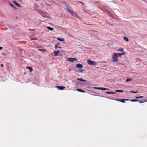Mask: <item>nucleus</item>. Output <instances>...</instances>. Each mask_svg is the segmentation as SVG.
I'll use <instances>...</instances> for the list:
<instances>
[{
	"label": "nucleus",
	"instance_id": "obj_1",
	"mask_svg": "<svg viewBox=\"0 0 147 147\" xmlns=\"http://www.w3.org/2000/svg\"><path fill=\"white\" fill-rule=\"evenodd\" d=\"M118 56L117 55V53H114L113 55L112 56V58L113 61L114 62L117 61L118 60Z\"/></svg>",
	"mask_w": 147,
	"mask_h": 147
},
{
	"label": "nucleus",
	"instance_id": "obj_2",
	"mask_svg": "<svg viewBox=\"0 0 147 147\" xmlns=\"http://www.w3.org/2000/svg\"><path fill=\"white\" fill-rule=\"evenodd\" d=\"M88 63L90 65H96V63L92 61L90 59L88 60H87Z\"/></svg>",
	"mask_w": 147,
	"mask_h": 147
},
{
	"label": "nucleus",
	"instance_id": "obj_3",
	"mask_svg": "<svg viewBox=\"0 0 147 147\" xmlns=\"http://www.w3.org/2000/svg\"><path fill=\"white\" fill-rule=\"evenodd\" d=\"M39 13H40L41 15L44 17H46L47 16V13L45 12H43L41 11H39V12H38Z\"/></svg>",
	"mask_w": 147,
	"mask_h": 147
},
{
	"label": "nucleus",
	"instance_id": "obj_4",
	"mask_svg": "<svg viewBox=\"0 0 147 147\" xmlns=\"http://www.w3.org/2000/svg\"><path fill=\"white\" fill-rule=\"evenodd\" d=\"M115 100L117 101H120L122 103H124L125 101H129V99H116Z\"/></svg>",
	"mask_w": 147,
	"mask_h": 147
},
{
	"label": "nucleus",
	"instance_id": "obj_5",
	"mask_svg": "<svg viewBox=\"0 0 147 147\" xmlns=\"http://www.w3.org/2000/svg\"><path fill=\"white\" fill-rule=\"evenodd\" d=\"M77 59L76 58H69L68 59V61L73 62L74 61H76Z\"/></svg>",
	"mask_w": 147,
	"mask_h": 147
},
{
	"label": "nucleus",
	"instance_id": "obj_6",
	"mask_svg": "<svg viewBox=\"0 0 147 147\" xmlns=\"http://www.w3.org/2000/svg\"><path fill=\"white\" fill-rule=\"evenodd\" d=\"M38 50L39 51H40L41 52H47V50L46 49H43L42 47H40L38 49Z\"/></svg>",
	"mask_w": 147,
	"mask_h": 147
},
{
	"label": "nucleus",
	"instance_id": "obj_7",
	"mask_svg": "<svg viewBox=\"0 0 147 147\" xmlns=\"http://www.w3.org/2000/svg\"><path fill=\"white\" fill-rule=\"evenodd\" d=\"M67 10L69 11L70 13L71 14L73 13V12L74 11L72 10L70 7L68 6H67Z\"/></svg>",
	"mask_w": 147,
	"mask_h": 147
},
{
	"label": "nucleus",
	"instance_id": "obj_8",
	"mask_svg": "<svg viewBox=\"0 0 147 147\" xmlns=\"http://www.w3.org/2000/svg\"><path fill=\"white\" fill-rule=\"evenodd\" d=\"M76 67L79 68L81 69L83 67V65L80 64H78L76 65Z\"/></svg>",
	"mask_w": 147,
	"mask_h": 147
},
{
	"label": "nucleus",
	"instance_id": "obj_9",
	"mask_svg": "<svg viewBox=\"0 0 147 147\" xmlns=\"http://www.w3.org/2000/svg\"><path fill=\"white\" fill-rule=\"evenodd\" d=\"M34 9L36 10H37L38 12H39V10L38 9V7L37 4H35L34 6Z\"/></svg>",
	"mask_w": 147,
	"mask_h": 147
},
{
	"label": "nucleus",
	"instance_id": "obj_10",
	"mask_svg": "<svg viewBox=\"0 0 147 147\" xmlns=\"http://www.w3.org/2000/svg\"><path fill=\"white\" fill-rule=\"evenodd\" d=\"M71 14L73 16L76 17H78V16L77 14L75 12H74V11L73 12V13H72Z\"/></svg>",
	"mask_w": 147,
	"mask_h": 147
},
{
	"label": "nucleus",
	"instance_id": "obj_11",
	"mask_svg": "<svg viewBox=\"0 0 147 147\" xmlns=\"http://www.w3.org/2000/svg\"><path fill=\"white\" fill-rule=\"evenodd\" d=\"M26 68L28 69L30 72H32L33 70V68L27 66L26 67Z\"/></svg>",
	"mask_w": 147,
	"mask_h": 147
},
{
	"label": "nucleus",
	"instance_id": "obj_12",
	"mask_svg": "<svg viewBox=\"0 0 147 147\" xmlns=\"http://www.w3.org/2000/svg\"><path fill=\"white\" fill-rule=\"evenodd\" d=\"M147 99H144L142 100H140L139 101V103H142L144 102H147Z\"/></svg>",
	"mask_w": 147,
	"mask_h": 147
},
{
	"label": "nucleus",
	"instance_id": "obj_13",
	"mask_svg": "<svg viewBox=\"0 0 147 147\" xmlns=\"http://www.w3.org/2000/svg\"><path fill=\"white\" fill-rule=\"evenodd\" d=\"M76 90H77L78 91L80 92H83V93H85V91H84L83 90H82L81 89H76Z\"/></svg>",
	"mask_w": 147,
	"mask_h": 147
},
{
	"label": "nucleus",
	"instance_id": "obj_14",
	"mask_svg": "<svg viewBox=\"0 0 147 147\" xmlns=\"http://www.w3.org/2000/svg\"><path fill=\"white\" fill-rule=\"evenodd\" d=\"M106 93L107 94H115V92H109V91H107L106 92Z\"/></svg>",
	"mask_w": 147,
	"mask_h": 147
},
{
	"label": "nucleus",
	"instance_id": "obj_15",
	"mask_svg": "<svg viewBox=\"0 0 147 147\" xmlns=\"http://www.w3.org/2000/svg\"><path fill=\"white\" fill-rule=\"evenodd\" d=\"M13 2L15 3V5L18 7H20V5L15 1H13Z\"/></svg>",
	"mask_w": 147,
	"mask_h": 147
},
{
	"label": "nucleus",
	"instance_id": "obj_16",
	"mask_svg": "<svg viewBox=\"0 0 147 147\" xmlns=\"http://www.w3.org/2000/svg\"><path fill=\"white\" fill-rule=\"evenodd\" d=\"M57 88L61 90H63L65 88V87L63 86H59L57 87Z\"/></svg>",
	"mask_w": 147,
	"mask_h": 147
},
{
	"label": "nucleus",
	"instance_id": "obj_17",
	"mask_svg": "<svg viewBox=\"0 0 147 147\" xmlns=\"http://www.w3.org/2000/svg\"><path fill=\"white\" fill-rule=\"evenodd\" d=\"M125 52L124 51H123V52L122 53H117V55H118V56H119L121 57L122 55L125 54Z\"/></svg>",
	"mask_w": 147,
	"mask_h": 147
},
{
	"label": "nucleus",
	"instance_id": "obj_18",
	"mask_svg": "<svg viewBox=\"0 0 147 147\" xmlns=\"http://www.w3.org/2000/svg\"><path fill=\"white\" fill-rule=\"evenodd\" d=\"M59 53V51H55L54 52V53L55 54V56H57Z\"/></svg>",
	"mask_w": 147,
	"mask_h": 147
},
{
	"label": "nucleus",
	"instance_id": "obj_19",
	"mask_svg": "<svg viewBox=\"0 0 147 147\" xmlns=\"http://www.w3.org/2000/svg\"><path fill=\"white\" fill-rule=\"evenodd\" d=\"M57 39L60 41H64V38H58Z\"/></svg>",
	"mask_w": 147,
	"mask_h": 147
},
{
	"label": "nucleus",
	"instance_id": "obj_20",
	"mask_svg": "<svg viewBox=\"0 0 147 147\" xmlns=\"http://www.w3.org/2000/svg\"><path fill=\"white\" fill-rule=\"evenodd\" d=\"M77 80H78L80 81H83V82H86V80H83V79H81V78H78Z\"/></svg>",
	"mask_w": 147,
	"mask_h": 147
},
{
	"label": "nucleus",
	"instance_id": "obj_21",
	"mask_svg": "<svg viewBox=\"0 0 147 147\" xmlns=\"http://www.w3.org/2000/svg\"><path fill=\"white\" fill-rule=\"evenodd\" d=\"M47 28L48 29L51 31H52L53 30V28L51 27H48Z\"/></svg>",
	"mask_w": 147,
	"mask_h": 147
},
{
	"label": "nucleus",
	"instance_id": "obj_22",
	"mask_svg": "<svg viewBox=\"0 0 147 147\" xmlns=\"http://www.w3.org/2000/svg\"><path fill=\"white\" fill-rule=\"evenodd\" d=\"M124 50V49L123 48H120L119 49H118V51L121 52H123V51H124L123 50Z\"/></svg>",
	"mask_w": 147,
	"mask_h": 147
},
{
	"label": "nucleus",
	"instance_id": "obj_23",
	"mask_svg": "<svg viewBox=\"0 0 147 147\" xmlns=\"http://www.w3.org/2000/svg\"><path fill=\"white\" fill-rule=\"evenodd\" d=\"M32 37H33V36H31L30 37V38L31 40H37V38H36L34 37V38H33Z\"/></svg>",
	"mask_w": 147,
	"mask_h": 147
},
{
	"label": "nucleus",
	"instance_id": "obj_24",
	"mask_svg": "<svg viewBox=\"0 0 147 147\" xmlns=\"http://www.w3.org/2000/svg\"><path fill=\"white\" fill-rule=\"evenodd\" d=\"M115 92H123L124 91L123 90H115Z\"/></svg>",
	"mask_w": 147,
	"mask_h": 147
},
{
	"label": "nucleus",
	"instance_id": "obj_25",
	"mask_svg": "<svg viewBox=\"0 0 147 147\" xmlns=\"http://www.w3.org/2000/svg\"><path fill=\"white\" fill-rule=\"evenodd\" d=\"M131 102H136L139 101V100L138 99H131L130 100Z\"/></svg>",
	"mask_w": 147,
	"mask_h": 147
},
{
	"label": "nucleus",
	"instance_id": "obj_26",
	"mask_svg": "<svg viewBox=\"0 0 147 147\" xmlns=\"http://www.w3.org/2000/svg\"><path fill=\"white\" fill-rule=\"evenodd\" d=\"M144 97L142 96H136L135 97V98L137 99H139V98H143Z\"/></svg>",
	"mask_w": 147,
	"mask_h": 147
},
{
	"label": "nucleus",
	"instance_id": "obj_27",
	"mask_svg": "<svg viewBox=\"0 0 147 147\" xmlns=\"http://www.w3.org/2000/svg\"><path fill=\"white\" fill-rule=\"evenodd\" d=\"M124 40L126 42H128L129 41L128 39L126 37H125L124 38Z\"/></svg>",
	"mask_w": 147,
	"mask_h": 147
},
{
	"label": "nucleus",
	"instance_id": "obj_28",
	"mask_svg": "<svg viewBox=\"0 0 147 147\" xmlns=\"http://www.w3.org/2000/svg\"><path fill=\"white\" fill-rule=\"evenodd\" d=\"M131 80H132L131 79L127 78L126 80V82H128L129 81H131Z\"/></svg>",
	"mask_w": 147,
	"mask_h": 147
},
{
	"label": "nucleus",
	"instance_id": "obj_29",
	"mask_svg": "<svg viewBox=\"0 0 147 147\" xmlns=\"http://www.w3.org/2000/svg\"><path fill=\"white\" fill-rule=\"evenodd\" d=\"M108 15L111 18H113V15H112V14H111V13H109V14H108Z\"/></svg>",
	"mask_w": 147,
	"mask_h": 147
},
{
	"label": "nucleus",
	"instance_id": "obj_30",
	"mask_svg": "<svg viewBox=\"0 0 147 147\" xmlns=\"http://www.w3.org/2000/svg\"><path fill=\"white\" fill-rule=\"evenodd\" d=\"M130 92L131 93H138V92H137V91L135 92L134 91H130Z\"/></svg>",
	"mask_w": 147,
	"mask_h": 147
},
{
	"label": "nucleus",
	"instance_id": "obj_31",
	"mask_svg": "<svg viewBox=\"0 0 147 147\" xmlns=\"http://www.w3.org/2000/svg\"><path fill=\"white\" fill-rule=\"evenodd\" d=\"M101 90H108V89H106L105 88H101Z\"/></svg>",
	"mask_w": 147,
	"mask_h": 147
},
{
	"label": "nucleus",
	"instance_id": "obj_32",
	"mask_svg": "<svg viewBox=\"0 0 147 147\" xmlns=\"http://www.w3.org/2000/svg\"><path fill=\"white\" fill-rule=\"evenodd\" d=\"M10 5H11V6L12 7H15L13 5V4H12L11 3H10Z\"/></svg>",
	"mask_w": 147,
	"mask_h": 147
},
{
	"label": "nucleus",
	"instance_id": "obj_33",
	"mask_svg": "<svg viewBox=\"0 0 147 147\" xmlns=\"http://www.w3.org/2000/svg\"><path fill=\"white\" fill-rule=\"evenodd\" d=\"M93 88L96 89H98V87H94Z\"/></svg>",
	"mask_w": 147,
	"mask_h": 147
},
{
	"label": "nucleus",
	"instance_id": "obj_34",
	"mask_svg": "<svg viewBox=\"0 0 147 147\" xmlns=\"http://www.w3.org/2000/svg\"><path fill=\"white\" fill-rule=\"evenodd\" d=\"M58 48V46L57 45H56L55 46V48L57 49Z\"/></svg>",
	"mask_w": 147,
	"mask_h": 147
},
{
	"label": "nucleus",
	"instance_id": "obj_35",
	"mask_svg": "<svg viewBox=\"0 0 147 147\" xmlns=\"http://www.w3.org/2000/svg\"><path fill=\"white\" fill-rule=\"evenodd\" d=\"M3 49V47H0V50H1Z\"/></svg>",
	"mask_w": 147,
	"mask_h": 147
},
{
	"label": "nucleus",
	"instance_id": "obj_36",
	"mask_svg": "<svg viewBox=\"0 0 147 147\" xmlns=\"http://www.w3.org/2000/svg\"><path fill=\"white\" fill-rule=\"evenodd\" d=\"M101 87H98V90H101Z\"/></svg>",
	"mask_w": 147,
	"mask_h": 147
},
{
	"label": "nucleus",
	"instance_id": "obj_37",
	"mask_svg": "<svg viewBox=\"0 0 147 147\" xmlns=\"http://www.w3.org/2000/svg\"><path fill=\"white\" fill-rule=\"evenodd\" d=\"M1 66L2 67H3V66H4V65L3 64H1Z\"/></svg>",
	"mask_w": 147,
	"mask_h": 147
},
{
	"label": "nucleus",
	"instance_id": "obj_38",
	"mask_svg": "<svg viewBox=\"0 0 147 147\" xmlns=\"http://www.w3.org/2000/svg\"><path fill=\"white\" fill-rule=\"evenodd\" d=\"M57 44L58 45H60V44H59V43H57Z\"/></svg>",
	"mask_w": 147,
	"mask_h": 147
},
{
	"label": "nucleus",
	"instance_id": "obj_39",
	"mask_svg": "<svg viewBox=\"0 0 147 147\" xmlns=\"http://www.w3.org/2000/svg\"><path fill=\"white\" fill-rule=\"evenodd\" d=\"M81 70H81V71H80V72H82V71H81Z\"/></svg>",
	"mask_w": 147,
	"mask_h": 147
}]
</instances>
